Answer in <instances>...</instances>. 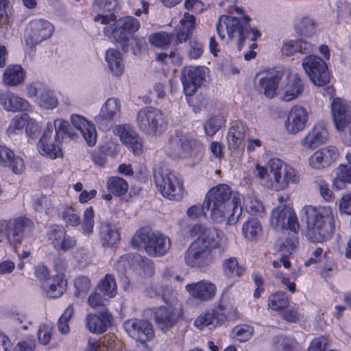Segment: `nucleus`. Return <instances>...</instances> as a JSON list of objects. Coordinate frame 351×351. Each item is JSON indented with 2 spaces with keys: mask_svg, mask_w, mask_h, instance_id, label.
Returning a JSON list of instances; mask_svg holds the SVG:
<instances>
[{
  "mask_svg": "<svg viewBox=\"0 0 351 351\" xmlns=\"http://www.w3.org/2000/svg\"><path fill=\"white\" fill-rule=\"evenodd\" d=\"M240 195L233 192L226 184L212 188L206 194L204 206L210 219L216 223L226 221V225L235 224L242 213Z\"/></svg>",
  "mask_w": 351,
  "mask_h": 351,
  "instance_id": "obj_1",
  "label": "nucleus"
},
{
  "mask_svg": "<svg viewBox=\"0 0 351 351\" xmlns=\"http://www.w3.org/2000/svg\"><path fill=\"white\" fill-rule=\"evenodd\" d=\"M302 217L306 225V236L314 243L329 240L335 232V221L330 206H305Z\"/></svg>",
  "mask_w": 351,
  "mask_h": 351,
  "instance_id": "obj_2",
  "label": "nucleus"
},
{
  "mask_svg": "<svg viewBox=\"0 0 351 351\" xmlns=\"http://www.w3.org/2000/svg\"><path fill=\"white\" fill-rule=\"evenodd\" d=\"M228 12L230 14L236 13L241 16L222 15L217 24V32L221 39L226 42L237 38L239 47H240L245 39V34L247 33V25L250 19L244 15L243 10L241 8L237 5L230 7Z\"/></svg>",
  "mask_w": 351,
  "mask_h": 351,
  "instance_id": "obj_3",
  "label": "nucleus"
},
{
  "mask_svg": "<svg viewBox=\"0 0 351 351\" xmlns=\"http://www.w3.org/2000/svg\"><path fill=\"white\" fill-rule=\"evenodd\" d=\"M132 245L137 250L143 249L150 256L160 257L171 248L170 239L165 234L152 230L145 226L138 229L132 237Z\"/></svg>",
  "mask_w": 351,
  "mask_h": 351,
  "instance_id": "obj_4",
  "label": "nucleus"
},
{
  "mask_svg": "<svg viewBox=\"0 0 351 351\" xmlns=\"http://www.w3.org/2000/svg\"><path fill=\"white\" fill-rule=\"evenodd\" d=\"M113 22L112 24L109 23L104 28V32L108 38L125 45H128L130 39L134 38L138 52L145 46V40L143 38H134V33L141 27V23L137 19L132 16H125L118 20L115 19Z\"/></svg>",
  "mask_w": 351,
  "mask_h": 351,
  "instance_id": "obj_5",
  "label": "nucleus"
},
{
  "mask_svg": "<svg viewBox=\"0 0 351 351\" xmlns=\"http://www.w3.org/2000/svg\"><path fill=\"white\" fill-rule=\"evenodd\" d=\"M154 179L156 188L164 197L175 201L182 198L183 180L178 173L163 167H156L154 169Z\"/></svg>",
  "mask_w": 351,
  "mask_h": 351,
  "instance_id": "obj_6",
  "label": "nucleus"
},
{
  "mask_svg": "<svg viewBox=\"0 0 351 351\" xmlns=\"http://www.w3.org/2000/svg\"><path fill=\"white\" fill-rule=\"evenodd\" d=\"M269 184L275 191H283L289 184H298L300 180L298 171L279 158H271L267 163Z\"/></svg>",
  "mask_w": 351,
  "mask_h": 351,
  "instance_id": "obj_7",
  "label": "nucleus"
},
{
  "mask_svg": "<svg viewBox=\"0 0 351 351\" xmlns=\"http://www.w3.org/2000/svg\"><path fill=\"white\" fill-rule=\"evenodd\" d=\"M201 147L195 132H176L171 136L165 151L172 158H185L191 156L193 149Z\"/></svg>",
  "mask_w": 351,
  "mask_h": 351,
  "instance_id": "obj_8",
  "label": "nucleus"
},
{
  "mask_svg": "<svg viewBox=\"0 0 351 351\" xmlns=\"http://www.w3.org/2000/svg\"><path fill=\"white\" fill-rule=\"evenodd\" d=\"M136 123L142 132L154 136L165 130L167 121L161 110L149 106L143 108L138 112Z\"/></svg>",
  "mask_w": 351,
  "mask_h": 351,
  "instance_id": "obj_9",
  "label": "nucleus"
},
{
  "mask_svg": "<svg viewBox=\"0 0 351 351\" xmlns=\"http://www.w3.org/2000/svg\"><path fill=\"white\" fill-rule=\"evenodd\" d=\"M302 67L315 85L323 86L329 82L330 75L327 64L319 57L313 55L306 56L302 60Z\"/></svg>",
  "mask_w": 351,
  "mask_h": 351,
  "instance_id": "obj_10",
  "label": "nucleus"
},
{
  "mask_svg": "<svg viewBox=\"0 0 351 351\" xmlns=\"http://www.w3.org/2000/svg\"><path fill=\"white\" fill-rule=\"evenodd\" d=\"M221 234L220 230L199 223L195 224L190 231L191 237H197L194 242L210 253L213 249L219 246Z\"/></svg>",
  "mask_w": 351,
  "mask_h": 351,
  "instance_id": "obj_11",
  "label": "nucleus"
},
{
  "mask_svg": "<svg viewBox=\"0 0 351 351\" xmlns=\"http://www.w3.org/2000/svg\"><path fill=\"white\" fill-rule=\"evenodd\" d=\"M270 225L277 230L289 229L295 232L299 228L295 212L287 205H280L274 208L270 217Z\"/></svg>",
  "mask_w": 351,
  "mask_h": 351,
  "instance_id": "obj_12",
  "label": "nucleus"
},
{
  "mask_svg": "<svg viewBox=\"0 0 351 351\" xmlns=\"http://www.w3.org/2000/svg\"><path fill=\"white\" fill-rule=\"evenodd\" d=\"M53 25L47 20L35 19L27 25L25 34V42L32 45L40 44L49 38L53 32Z\"/></svg>",
  "mask_w": 351,
  "mask_h": 351,
  "instance_id": "obj_13",
  "label": "nucleus"
},
{
  "mask_svg": "<svg viewBox=\"0 0 351 351\" xmlns=\"http://www.w3.org/2000/svg\"><path fill=\"white\" fill-rule=\"evenodd\" d=\"M27 95L35 98V102L40 108L52 110L58 106V99L53 90L40 82L29 84L25 87Z\"/></svg>",
  "mask_w": 351,
  "mask_h": 351,
  "instance_id": "obj_14",
  "label": "nucleus"
},
{
  "mask_svg": "<svg viewBox=\"0 0 351 351\" xmlns=\"http://www.w3.org/2000/svg\"><path fill=\"white\" fill-rule=\"evenodd\" d=\"M60 139L53 135L52 123L47 122L46 128L38 143V149L40 154L51 159L61 157L62 152Z\"/></svg>",
  "mask_w": 351,
  "mask_h": 351,
  "instance_id": "obj_15",
  "label": "nucleus"
},
{
  "mask_svg": "<svg viewBox=\"0 0 351 351\" xmlns=\"http://www.w3.org/2000/svg\"><path fill=\"white\" fill-rule=\"evenodd\" d=\"M206 69L204 66H185L181 73L180 80L184 94L186 96L193 95L202 85L206 76Z\"/></svg>",
  "mask_w": 351,
  "mask_h": 351,
  "instance_id": "obj_16",
  "label": "nucleus"
},
{
  "mask_svg": "<svg viewBox=\"0 0 351 351\" xmlns=\"http://www.w3.org/2000/svg\"><path fill=\"white\" fill-rule=\"evenodd\" d=\"M282 75V72L276 70L260 73L255 80L256 86L268 98L279 96V82Z\"/></svg>",
  "mask_w": 351,
  "mask_h": 351,
  "instance_id": "obj_17",
  "label": "nucleus"
},
{
  "mask_svg": "<svg viewBox=\"0 0 351 351\" xmlns=\"http://www.w3.org/2000/svg\"><path fill=\"white\" fill-rule=\"evenodd\" d=\"M338 157V149L328 145L314 152L308 158V165L312 169L320 171L330 167Z\"/></svg>",
  "mask_w": 351,
  "mask_h": 351,
  "instance_id": "obj_18",
  "label": "nucleus"
},
{
  "mask_svg": "<svg viewBox=\"0 0 351 351\" xmlns=\"http://www.w3.org/2000/svg\"><path fill=\"white\" fill-rule=\"evenodd\" d=\"M33 226L34 223L25 217L11 219L2 224L7 241L11 245L19 244L23 238L24 232Z\"/></svg>",
  "mask_w": 351,
  "mask_h": 351,
  "instance_id": "obj_19",
  "label": "nucleus"
},
{
  "mask_svg": "<svg viewBox=\"0 0 351 351\" xmlns=\"http://www.w3.org/2000/svg\"><path fill=\"white\" fill-rule=\"evenodd\" d=\"M113 317L107 309H102L98 314L89 313L86 315L84 326L87 330L95 335L104 333L112 325Z\"/></svg>",
  "mask_w": 351,
  "mask_h": 351,
  "instance_id": "obj_20",
  "label": "nucleus"
},
{
  "mask_svg": "<svg viewBox=\"0 0 351 351\" xmlns=\"http://www.w3.org/2000/svg\"><path fill=\"white\" fill-rule=\"evenodd\" d=\"M184 261L189 267L202 269L213 262V256L193 241L184 253Z\"/></svg>",
  "mask_w": 351,
  "mask_h": 351,
  "instance_id": "obj_21",
  "label": "nucleus"
},
{
  "mask_svg": "<svg viewBox=\"0 0 351 351\" xmlns=\"http://www.w3.org/2000/svg\"><path fill=\"white\" fill-rule=\"evenodd\" d=\"M123 327L132 338L142 343L150 340L154 337L152 326L145 320L128 319L124 322Z\"/></svg>",
  "mask_w": 351,
  "mask_h": 351,
  "instance_id": "obj_22",
  "label": "nucleus"
},
{
  "mask_svg": "<svg viewBox=\"0 0 351 351\" xmlns=\"http://www.w3.org/2000/svg\"><path fill=\"white\" fill-rule=\"evenodd\" d=\"M230 125L227 134L228 147L231 152L239 154L244 149L243 141L248 128L240 119L232 121Z\"/></svg>",
  "mask_w": 351,
  "mask_h": 351,
  "instance_id": "obj_23",
  "label": "nucleus"
},
{
  "mask_svg": "<svg viewBox=\"0 0 351 351\" xmlns=\"http://www.w3.org/2000/svg\"><path fill=\"white\" fill-rule=\"evenodd\" d=\"M157 327L162 330L171 328L179 317L178 308L176 306H160L150 309Z\"/></svg>",
  "mask_w": 351,
  "mask_h": 351,
  "instance_id": "obj_24",
  "label": "nucleus"
},
{
  "mask_svg": "<svg viewBox=\"0 0 351 351\" xmlns=\"http://www.w3.org/2000/svg\"><path fill=\"white\" fill-rule=\"evenodd\" d=\"M303 88V83L299 75L289 72L280 87L279 97L284 101H291L302 94Z\"/></svg>",
  "mask_w": 351,
  "mask_h": 351,
  "instance_id": "obj_25",
  "label": "nucleus"
},
{
  "mask_svg": "<svg viewBox=\"0 0 351 351\" xmlns=\"http://www.w3.org/2000/svg\"><path fill=\"white\" fill-rule=\"evenodd\" d=\"M113 133L119 137L121 143L134 154H139L143 147L142 139L129 125H117L113 128Z\"/></svg>",
  "mask_w": 351,
  "mask_h": 351,
  "instance_id": "obj_26",
  "label": "nucleus"
},
{
  "mask_svg": "<svg viewBox=\"0 0 351 351\" xmlns=\"http://www.w3.org/2000/svg\"><path fill=\"white\" fill-rule=\"evenodd\" d=\"M331 112L337 130L344 132L351 122L350 108L346 101L335 98L331 103Z\"/></svg>",
  "mask_w": 351,
  "mask_h": 351,
  "instance_id": "obj_27",
  "label": "nucleus"
},
{
  "mask_svg": "<svg viewBox=\"0 0 351 351\" xmlns=\"http://www.w3.org/2000/svg\"><path fill=\"white\" fill-rule=\"evenodd\" d=\"M48 239L58 250L66 252L76 245V240L66 234L64 228L58 225H51L48 229Z\"/></svg>",
  "mask_w": 351,
  "mask_h": 351,
  "instance_id": "obj_28",
  "label": "nucleus"
},
{
  "mask_svg": "<svg viewBox=\"0 0 351 351\" xmlns=\"http://www.w3.org/2000/svg\"><path fill=\"white\" fill-rule=\"evenodd\" d=\"M185 289L192 298L201 302L213 300L217 292L216 285L207 280L187 284Z\"/></svg>",
  "mask_w": 351,
  "mask_h": 351,
  "instance_id": "obj_29",
  "label": "nucleus"
},
{
  "mask_svg": "<svg viewBox=\"0 0 351 351\" xmlns=\"http://www.w3.org/2000/svg\"><path fill=\"white\" fill-rule=\"evenodd\" d=\"M328 132L324 123H316L308 134L301 139L300 145L307 149H313L326 143Z\"/></svg>",
  "mask_w": 351,
  "mask_h": 351,
  "instance_id": "obj_30",
  "label": "nucleus"
},
{
  "mask_svg": "<svg viewBox=\"0 0 351 351\" xmlns=\"http://www.w3.org/2000/svg\"><path fill=\"white\" fill-rule=\"evenodd\" d=\"M84 351H128L121 342L113 335H106L97 339L89 338Z\"/></svg>",
  "mask_w": 351,
  "mask_h": 351,
  "instance_id": "obj_31",
  "label": "nucleus"
},
{
  "mask_svg": "<svg viewBox=\"0 0 351 351\" xmlns=\"http://www.w3.org/2000/svg\"><path fill=\"white\" fill-rule=\"evenodd\" d=\"M308 117V112L304 108L300 106L292 107L285 123L286 130L290 134H296L303 130L306 127Z\"/></svg>",
  "mask_w": 351,
  "mask_h": 351,
  "instance_id": "obj_32",
  "label": "nucleus"
},
{
  "mask_svg": "<svg viewBox=\"0 0 351 351\" xmlns=\"http://www.w3.org/2000/svg\"><path fill=\"white\" fill-rule=\"evenodd\" d=\"M70 121L73 127L82 134L86 143L90 147L96 143L97 132L95 125L88 121L85 117L73 114L71 115Z\"/></svg>",
  "mask_w": 351,
  "mask_h": 351,
  "instance_id": "obj_33",
  "label": "nucleus"
},
{
  "mask_svg": "<svg viewBox=\"0 0 351 351\" xmlns=\"http://www.w3.org/2000/svg\"><path fill=\"white\" fill-rule=\"evenodd\" d=\"M0 105L8 112H23L29 108V102L19 95L5 91L0 93Z\"/></svg>",
  "mask_w": 351,
  "mask_h": 351,
  "instance_id": "obj_34",
  "label": "nucleus"
},
{
  "mask_svg": "<svg viewBox=\"0 0 351 351\" xmlns=\"http://www.w3.org/2000/svg\"><path fill=\"white\" fill-rule=\"evenodd\" d=\"M121 102L117 99L108 98L102 105L99 114L95 117V122L102 126L105 121H112L119 118L121 114Z\"/></svg>",
  "mask_w": 351,
  "mask_h": 351,
  "instance_id": "obj_35",
  "label": "nucleus"
},
{
  "mask_svg": "<svg viewBox=\"0 0 351 351\" xmlns=\"http://www.w3.org/2000/svg\"><path fill=\"white\" fill-rule=\"evenodd\" d=\"M116 5L115 0H96L93 5V9L98 14L94 17V21H100L104 25L114 21L116 16L113 11Z\"/></svg>",
  "mask_w": 351,
  "mask_h": 351,
  "instance_id": "obj_36",
  "label": "nucleus"
},
{
  "mask_svg": "<svg viewBox=\"0 0 351 351\" xmlns=\"http://www.w3.org/2000/svg\"><path fill=\"white\" fill-rule=\"evenodd\" d=\"M98 235L104 247H112L120 240V232L117 225L108 221L101 222Z\"/></svg>",
  "mask_w": 351,
  "mask_h": 351,
  "instance_id": "obj_37",
  "label": "nucleus"
},
{
  "mask_svg": "<svg viewBox=\"0 0 351 351\" xmlns=\"http://www.w3.org/2000/svg\"><path fill=\"white\" fill-rule=\"evenodd\" d=\"M0 165L8 167L15 174H21L25 169L23 159L15 155L9 147L2 145H0Z\"/></svg>",
  "mask_w": 351,
  "mask_h": 351,
  "instance_id": "obj_38",
  "label": "nucleus"
},
{
  "mask_svg": "<svg viewBox=\"0 0 351 351\" xmlns=\"http://www.w3.org/2000/svg\"><path fill=\"white\" fill-rule=\"evenodd\" d=\"M195 23V17L194 15L184 13V17L180 21L182 27L177 29L175 33L170 34L171 43L177 45L185 42L191 34Z\"/></svg>",
  "mask_w": 351,
  "mask_h": 351,
  "instance_id": "obj_39",
  "label": "nucleus"
},
{
  "mask_svg": "<svg viewBox=\"0 0 351 351\" xmlns=\"http://www.w3.org/2000/svg\"><path fill=\"white\" fill-rule=\"evenodd\" d=\"M226 319V315L219 312L218 309H212L200 314L195 320L194 326L199 330L205 327H216L223 323Z\"/></svg>",
  "mask_w": 351,
  "mask_h": 351,
  "instance_id": "obj_40",
  "label": "nucleus"
},
{
  "mask_svg": "<svg viewBox=\"0 0 351 351\" xmlns=\"http://www.w3.org/2000/svg\"><path fill=\"white\" fill-rule=\"evenodd\" d=\"M105 61L110 72L114 76L119 77L124 72L123 54L119 50L109 49L105 55Z\"/></svg>",
  "mask_w": 351,
  "mask_h": 351,
  "instance_id": "obj_41",
  "label": "nucleus"
},
{
  "mask_svg": "<svg viewBox=\"0 0 351 351\" xmlns=\"http://www.w3.org/2000/svg\"><path fill=\"white\" fill-rule=\"evenodd\" d=\"M66 281L60 275H57L43 282V289L49 298H60L66 290Z\"/></svg>",
  "mask_w": 351,
  "mask_h": 351,
  "instance_id": "obj_42",
  "label": "nucleus"
},
{
  "mask_svg": "<svg viewBox=\"0 0 351 351\" xmlns=\"http://www.w3.org/2000/svg\"><path fill=\"white\" fill-rule=\"evenodd\" d=\"M25 71L19 64L8 66L3 75V82L8 86H16L25 81Z\"/></svg>",
  "mask_w": 351,
  "mask_h": 351,
  "instance_id": "obj_43",
  "label": "nucleus"
},
{
  "mask_svg": "<svg viewBox=\"0 0 351 351\" xmlns=\"http://www.w3.org/2000/svg\"><path fill=\"white\" fill-rule=\"evenodd\" d=\"M313 45L303 39L290 40L283 44L281 51L283 55L291 56L299 52L308 53L313 51Z\"/></svg>",
  "mask_w": 351,
  "mask_h": 351,
  "instance_id": "obj_44",
  "label": "nucleus"
},
{
  "mask_svg": "<svg viewBox=\"0 0 351 351\" xmlns=\"http://www.w3.org/2000/svg\"><path fill=\"white\" fill-rule=\"evenodd\" d=\"M241 231L245 239L254 241L261 237L263 232V228L258 219L249 218L243 223Z\"/></svg>",
  "mask_w": 351,
  "mask_h": 351,
  "instance_id": "obj_45",
  "label": "nucleus"
},
{
  "mask_svg": "<svg viewBox=\"0 0 351 351\" xmlns=\"http://www.w3.org/2000/svg\"><path fill=\"white\" fill-rule=\"evenodd\" d=\"M246 210L252 215L262 217L265 213L263 203L257 198L253 192H250L243 199Z\"/></svg>",
  "mask_w": 351,
  "mask_h": 351,
  "instance_id": "obj_46",
  "label": "nucleus"
},
{
  "mask_svg": "<svg viewBox=\"0 0 351 351\" xmlns=\"http://www.w3.org/2000/svg\"><path fill=\"white\" fill-rule=\"evenodd\" d=\"M97 288L104 295L109 298H114L117 293L115 278L113 275L107 274L103 279L99 280Z\"/></svg>",
  "mask_w": 351,
  "mask_h": 351,
  "instance_id": "obj_47",
  "label": "nucleus"
},
{
  "mask_svg": "<svg viewBox=\"0 0 351 351\" xmlns=\"http://www.w3.org/2000/svg\"><path fill=\"white\" fill-rule=\"evenodd\" d=\"M106 188L111 193L120 196L124 195L128 191V184L123 178L112 176L108 178Z\"/></svg>",
  "mask_w": 351,
  "mask_h": 351,
  "instance_id": "obj_48",
  "label": "nucleus"
},
{
  "mask_svg": "<svg viewBox=\"0 0 351 351\" xmlns=\"http://www.w3.org/2000/svg\"><path fill=\"white\" fill-rule=\"evenodd\" d=\"M335 178L333 186L337 189H342L346 183H351V167L347 168L346 165L341 164L335 170Z\"/></svg>",
  "mask_w": 351,
  "mask_h": 351,
  "instance_id": "obj_49",
  "label": "nucleus"
},
{
  "mask_svg": "<svg viewBox=\"0 0 351 351\" xmlns=\"http://www.w3.org/2000/svg\"><path fill=\"white\" fill-rule=\"evenodd\" d=\"M223 270L228 277L241 276L245 271L234 257H230L223 261Z\"/></svg>",
  "mask_w": 351,
  "mask_h": 351,
  "instance_id": "obj_50",
  "label": "nucleus"
},
{
  "mask_svg": "<svg viewBox=\"0 0 351 351\" xmlns=\"http://www.w3.org/2000/svg\"><path fill=\"white\" fill-rule=\"evenodd\" d=\"M289 298L284 292H278L269 296L268 306L274 311H281L288 306Z\"/></svg>",
  "mask_w": 351,
  "mask_h": 351,
  "instance_id": "obj_51",
  "label": "nucleus"
},
{
  "mask_svg": "<svg viewBox=\"0 0 351 351\" xmlns=\"http://www.w3.org/2000/svg\"><path fill=\"white\" fill-rule=\"evenodd\" d=\"M25 117L26 113L14 117L6 130L9 136H14L23 133L25 128V123L27 121Z\"/></svg>",
  "mask_w": 351,
  "mask_h": 351,
  "instance_id": "obj_52",
  "label": "nucleus"
},
{
  "mask_svg": "<svg viewBox=\"0 0 351 351\" xmlns=\"http://www.w3.org/2000/svg\"><path fill=\"white\" fill-rule=\"evenodd\" d=\"M74 295L77 298H84L91 287V282L88 277L82 276L74 280Z\"/></svg>",
  "mask_w": 351,
  "mask_h": 351,
  "instance_id": "obj_53",
  "label": "nucleus"
},
{
  "mask_svg": "<svg viewBox=\"0 0 351 351\" xmlns=\"http://www.w3.org/2000/svg\"><path fill=\"white\" fill-rule=\"evenodd\" d=\"M296 29L301 35L311 36L315 34L317 25L313 19L304 17L297 23Z\"/></svg>",
  "mask_w": 351,
  "mask_h": 351,
  "instance_id": "obj_54",
  "label": "nucleus"
},
{
  "mask_svg": "<svg viewBox=\"0 0 351 351\" xmlns=\"http://www.w3.org/2000/svg\"><path fill=\"white\" fill-rule=\"evenodd\" d=\"M254 328L250 325H239L235 326L232 330V337L241 342H245L252 337Z\"/></svg>",
  "mask_w": 351,
  "mask_h": 351,
  "instance_id": "obj_55",
  "label": "nucleus"
},
{
  "mask_svg": "<svg viewBox=\"0 0 351 351\" xmlns=\"http://www.w3.org/2000/svg\"><path fill=\"white\" fill-rule=\"evenodd\" d=\"M226 119L222 116H214L208 119L204 123L205 132L208 136H213L225 124Z\"/></svg>",
  "mask_w": 351,
  "mask_h": 351,
  "instance_id": "obj_56",
  "label": "nucleus"
},
{
  "mask_svg": "<svg viewBox=\"0 0 351 351\" xmlns=\"http://www.w3.org/2000/svg\"><path fill=\"white\" fill-rule=\"evenodd\" d=\"M94 211L91 206L87 208L83 215V222L82 225V233L85 236H90L93 232L95 226Z\"/></svg>",
  "mask_w": 351,
  "mask_h": 351,
  "instance_id": "obj_57",
  "label": "nucleus"
},
{
  "mask_svg": "<svg viewBox=\"0 0 351 351\" xmlns=\"http://www.w3.org/2000/svg\"><path fill=\"white\" fill-rule=\"evenodd\" d=\"M149 43L152 45L163 48L168 46L171 43L170 34H168L165 32H158L149 36Z\"/></svg>",
  "mask_w": 351,
  "mask_h": 351,
  "instance_id": "obj_58",
  "label": "nucleus"
},
{
  "mask_svg": "<svg viewBox=\"0 0 351 351\" xmlns=\"http://www.w3.org/2000/svg\"><path fill=\"white\" fill-rule=\"evenodd\" d=\"M60 217L66 226H77L80 223V218L72 207H66Z\"/></svg>",
  "mask_w": 351,
  "mask_h": 351,
  "instance_id": "obj_59",
  "label": "nucleus"
},
{
  "mask_svg": "<svg viewBox=\"0 0 351 351\" xmlns=\"http://www.w3.org/2000/svg\"><path fill=\"white\" fill-rule=\"evenodd\" d=\"M34 206L36 211L48 214L54 206V200L51 197L42 196L34 201Z\"/></svg>",
  "mask_w": 351,
  "mask_h": 351,
  "instance_id": "obj_60",
  "label": "nucleus"
},
{
  "mask_svg": "<svg viewBox=\"0 0 351 351\" xmlns=\"http://www.w3.org/2000/svg\"><path fill=\"white\" fill-rule=\"evenodd\" d=\"M315 184L319 189L320 195L325 201L330 202L334 200L335 194L330 189L329 184L325 180L317 178L315 180Z\"/></svg>",
  "mask_w": 351,
  "mask_h": 351,
  "instance_id": "obj_61",
  "label": "nucleus"
},
{
  "mask_svg": "<svg viewBox=\"0 0 351 351\" xmlns=\"http://www.w3.org/2000/svg\"><path fill=\"white\" fill-rule=\"evenodd\" d=\"M53 330V326L51 324H44L40 326L38 330V337L41 344L47 345L49 343Z\"/></svg>",
  "mask_w": 351,
  "mask_h": 351,
  "instance_id": "obj_62",
  "label": "nucleus"
},
{
  "mask_svg": "<svg viewBox=\"0 0 351 351\" xmlns=\"http://www.w3.org/2000/svg\"><path fill=\"white\" fill-rule=\"evenodd\" d=\"M161 296L162 300L171 306H176L178 302V293L170 287H162Z\"/></svg>",
  "mask_w": 351,
  "mask_h": 351,
  "instance_id": "obj_63",
  "label": "nucleus"
},
{
  "mask_svg": "<svg viewBox=\"0 0 351 351\" xmlns=\"http://www.w3.org/2000/svg\"><path fill=\"white\" fill-rule=\"evenodd\" d=\"M52 125L53 130H55V134H53V135L59 138H62L63 135L68 132L69 123L67 121L62 119H57L52 123Z\"/></svg>",
  "mask_w": 351,
  "mask_h": 351,
  "instance_id": "obj_64",
  "label": "nucleus"
}]
</instances>
